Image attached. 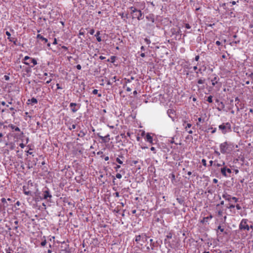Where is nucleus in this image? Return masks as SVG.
Masks as SVG:
<instances>
[{"label":"nucleus","instance_id":"72a5a7b5","mask_svg":"<svg viewBox=\"0 0 253 253\" xmlns=\"http://www.w3.org/2000/svg\"><path fill=\"white\" fill-rule=\"evenodd\" d=\"M144 42L148 45L151 43V41L147 38L144 39Z\"/></svg>","mask_w":253,"mask_h":253},{"label":"nucleus","instance_id":"6e6d98bb","mask_svg":"<svg viewBox=\"0 0 253 253\" xmlns=\"http://www.w3.org/2000/svg\"><path fill=\"white\" fill-rule=\"evenodd\" d=\"M104 137H105L106 138V139L107 140V141H109V140H110V135L109 134H107V135L104 136Z\"/></svg>","mask_w":253,"mask_h":253},{"label":"nucleus","instance_id":"cd10ccee","mask_svg":"<svg viewBox=\"0 0 253 253\" xmlns=\"http://www.w3.org/2000/svg\"><path fill=\"white\" fill-rule=\"evenodd\" d=\"M150 246H151V250H154V248L155 246V244L153 240L152 239L150 240Z\"/></svg>","mask_w":253,"mask_h":253},{"label":"nucleus","instance_id":"f03ea898","mask_svg":"<svg viewBox=\"0 0 253 253\" xmlns=\"http://www.w3.org/2000/svg\"><path fill=\"white\" fill-rule=\"evenodd\" d=\"M218 129L222 134H225L232 131L231 125L229 122L223 123L218 126Z\"/></svg>","mask_w":253,"mask_h":253},{"label":"nucleus","instance_id":"4be33fe9","mask_svg":"<svg viewBox=\"0 0 253 253\" xmlns=\"http://www.w3.org/2000/svg\"><path fill=\"white\" fill-rule=\"evenodd\" d=\"M218 105L220 106L217 107V108L218 111H221L222 109L224 108L225 106L224 104L223 103V102H220Z\"/></svg>","mask_w":253,"mask_h":253},{"label":"nucleus","instance_id":"79ce46f5","mask_svg":"<svg viewBox=\"0 0 253 253\" xmlns=\"http://www.w3.org/2000/svg\"><path fill=\"white\" fill-rule=\"evenodd\" d=\"M214 154L217 156H219L220 155V152H218V151L217 150H215L214 152Z\"/></svg>","mask_w":253,"mask_h":253},{"label":"nucleus","instance_id":"680f3d73","mask_svg":"<svg viewBox=\"0 0 253 253\" xmlns=\"http://www.w3.org/2000/svg\"><path fill=\"white\" fill-rule=\"evenodd\" d=\"M133 79V77H131L130 79H127L126 83H130Z\"/></svg>","mask_w":253,"mask_h":253},{"label":"nucleus","instance_id":"a19ab883","mask_svg":"<svg viewBox=\"0 0 253 253\" xmlns=\"http://www.w3.org/2000/svg\"><path fill=\"white\" fill-rule=\"evenodd\" d=\"M232 200H233L235 203H237L238 202V199L236 197H232Z\"/></svg>","mask_w":253,"mask_h":253},{"label":"nucleus","instance_id":"c85d7f7f","mask_svg":"<svg viewBox=\"0 0 253 253\" xmlns=\"http://www.w3.org/2000/svg\"><path fill=\"white\" fill-rule=\"evenodd\" d=\"M31 103L32 104H37L38 103V100L36 98L33 97L30 100Z\"/></svg>","mask_w":253,"mask_h":253},{"label":"nucleus","instance_id":"864d4df0","mask_svg":"<svg viewBox=\"0 0 253 253\" xmlns=\"http://www.w3.org/2000/svg\"><path fill=\"white\" fill-rule=\"evenodd\" d=\"M185 28L187 29H189L191 28V26L189 24H185Z\"/></svg>","mask_w":253,"mask_h":253},{"label":"nucleus","instance_id":"de8ad7c7","mask_svg":"<svg viewBox=\"0 0 253 253\" xmlns=\"http://www.w3.org/2000/svg\"><path fill=\"white\" fill-rule=\"evenodd\" d=\"M1 201L3 204L6 203V200L4 198H1Z\"/></svg>","mask_w":253,"mask_h":253},{"label":"nucleus","instance_id":"49530a36","mask_svg":"<svg viewBox=\"0 0 253 253\" xmlns=\"http://www.w3.org/2000/svg\"><path fill=\"white\" fill-rule=\"evenodd\" d=\"M235 207L238 210H240L241 209V207L240 206V205L239 204H237L236 206H235Z\"/></svg>","mask_w":253,"mask_h":253},{"label":"nucleus","instance_id":"1a4fd4ad","mask_svg":"<svg viewBox=\"0 0 253 253\" xmlns=\"http://www.w3.org/2000/svg\"><path fill=\"white\" fill-rule=\"evenodd\" d=\"M81 105L76 103H71L70 104V107L71 108L72 112L73 113L76 112L78 109H80Z\"/></svg>","mask_w":253,"mask_h":253},{"label":"nucleus","instance_id":"9d476101","mask_svg":"<svg viewBox=\"0 0 253 253\" xmlns=\"http://www.w3.org/2000/svg\"><path fill=\"white\" fill-rule=\"evenodd\" d=\"M168 115L169 118L171 119L172 121H175V112L173 109H169L167 111Z\"/></svg>","mask_w":253,"mask_h":253},{"label":"nucleus","instance_id":"c9c22d12","mask_svg":"<svg viewBox=\"0 0 253 253\" xmlns=\"http://www.w3.org/2000/svg\"><path fill=\"white\" fill-rule=\"evenodd\" d=\"M226 173L227 174H228L229 176H230V174L232 172V171H231V169H229V168H226Z\"/></svg>","mask_w":253,"mask_h":253},{"label":"nucleus","instance_id":"473e14b6","mask_svg":"<svg viewBox=\"0 0 253 253\" xmlns=\"http://www.w3.org/2000/svg\"><path fill=\"white\" fill-rule=\"evenodd\" d=\"M207 101L209 102V103H212V96L211 95H210L208 96Z\"/></svg>","mask_w":253,"mask_h":253},{"label":"nucleus","instance_id":"f257e3e1","mask_svg":"<svg viewBox=\"0 0 253 253\" xmlns=\"http://www.w3.org/2000/svg\"><path fill=\"white\" fill-rule=\"evenodd\" d=\"M234 147L233 143L225 141L219 145L220 153L222 154H231Z\"/></svg>","mask_w":253,"mask_h":253},{"label":"nucleus","instance_id":"603ef678","mask_svg":"<svg viewBox=\"0 0 253 253\" xmlns=\"http://www.w3.org/2000/svg\"><path fill=\"white\" fill-rule=\"evenodd\" d=\"M92 93L93 94H97L98 93V90L96 89H94L92 91Z\"/></svg>","mask_w":253,"mask_h":253},{"label":"nucleus","instance_id":"e2e57ef3","mask_svg":"<svg viewBox=\"0 0 253 253\" xmlns=\"http://www.w3.org/2000/svg\"><path fill=\"white\" fill-rule=\"evenodd\" d=\"M140 49H141V50L142 51H145V49H145V47H144V46H143V45H142V46H141V47H140Z\"/></svg>","mask_w":253,"mask_h":253},{"label":"nucleus","instance_id":"0eeeda50","mask_svg":"<svg viewBox=\"0 0 253 253\" xmlns=\"http://www.w3.org/2000/svg\"><path fill=\"white\" fill-rule=\"evenodd\" d=\"M42 192L43 199L47 200L48 198L50 199L52 197V195L48 188L45 187L43 190Z\"/></svg>","mask_w":253,"mask_h":253},{"label":"nucleus","instance_id":"6ab92c4d","mask_svg":"<svg viewBox=\"0 0 253 253\" xmlns=\"http://www.w3.org/2000/svg\"><path fill=\"white\" fill-rule=\"evenodd\" d=\"M100 35V31H97L96 33V34L95 35V36L96 37V40L98 42H100L102 40H101V37L99 36Z\"/></svg>","mask_w":253,"mask_h":253},{"label":"nucleus","instance_id":"423d86ee","mask_svg":"<svg viewBox=\"0 0 253 253\" xmlns=\"http://www.w3.org/2000/svg\"><path fill=\"white\" fill-rule=\"evenodd\" d=\"M148 237L145 234H142L141 235H136L135 237V241L138 243L139 241H142L145 243L147 241Z\"/></svg>","mask_w":253,"mask_h":253},{"label":"nucleus","instance_id":"09e8293b","mask_svg":"<svg viewBox=\"0 0 253 253\" xmlns=\"http://www.w3.org/2000/svg\"><path fill=\"white\" fill-rule=\"evenodd\" d=\"M121 168V166L120 165H117L115 167V169L116 170V171H118L119 170V169Z\"/></svg>","mask_w":253,"mask_h":253},{"label":"nucleus","instance_id":"a211bd4d","mask_svg":"<svg viewBox=\"0 0 253 253\" xmlns=\"http://www.w3.org/2000/svg\"><path fill=\"white\" fill-rule=\"evenodd\" d=\"M235 207V206L234 205L230 204L229 206L228 207H227V208L230 210V211L232 213L235 214L236 213L235 211V210H233V211L232 210V209H234Z\"/></svg>","mask_w":253,"mask_h":253},{"label":"nucleus","instance_id":"4c0bfd02","mask_svg":"<svg viewBox=\"0 0 253 253\" xmlns=\"http://www.w3.org/2000/svg\"><path fill=\"white\" fill-rule=\"evenodd\" d=\"M116 177L119 179H121L122 177V175L120 173H118L116 175Z\"/></svg>","mask_w":253,"mask_h":253},{"label":"nucleus","instance_id":"69168bd1","mask_svg":"<svg viewBox=\"0 0 253 253\" xmlns=\"http://www.w3.org/2000/svg\"><path fill=\"white\" fill-rule=\"evenodd\" d=\"M218 215L219 216H221L222 215V211H218Z\"/></svg>","mask_w":253,"mask_h":253},{"label":"nucleus","instance_id":"58836bf2","mask_svg":"<svg viewBox=\"0 0 253 253\" xmlns=\"http://www.w3.org/2000/svg\"><path fill=\"white\" fill-rule=\"evenodd\" d=\"M217 229L219 230L220 231V232H223L224 231V228H222L220 225H219L217 227Z\"/></svg>","mask_w":253,"mask_h":253},{"label":"nucleus","instance_id":"338daca9","mask_svg":"<svg viewBox=\"0 0 253 253\" xmlns=\"http://www.w3.org/2000/svg\"><path fill=\"white\" fill-rule=\"evenodd\" d=\"M116 78L117 77L116 76H114L113 77V78H112V80L114 82H116Z\"/></svg>","mask_w":253,"mask_h":253},{"label":"nucleus","instance_id":"ea45409f","mask_svg":"<svg viewBox=\"0 0 253 253\" xmlns=\"http://www.w3.org/2000/svg\"><path fill=\"white\" fill-rule=\"evenodd\" d=\"M239 42H240V40L233 41L231 43H230V44L232 45L234 44H237V43H239Z\"/></svg>","mask_w":253,"mask_h":253},{"label":"nucleus","instance_id":"774afa93","mask_svg":"<svg viewBox=\"0 0 253 253\" xmlns=\"http://www.w3.org/2000/svg\"><path fill=\"white\" fill-rule=\"evenodd\" d=\"M215 43H216V44L217 45H218V46H219V45H221V42H220L219 41H216V42H215Z\"/></svg>","mask_w":253,"mask_h":253},{"label":"nucleus","instance_id":"37998d69","mask_svg":"<svg viewBox=\"0 0 253 253\" xmlns=\"http://www.w3.org/2000/svg\"><path fill=\"white\" fill-rule=\"evenodd\" d=\"M76 127V125L75 124L72 125L71 127H69L70 130H72V129H75Z\"/></svg>","mask_w":253,"mask_h":253},{"label":"nucleus","instance_id":"aec40b11","mask_svg":"<svg viewBox=\"0 0 253 253\" xmlns=\"http://www.w3.org/2000/svg\"><path fill=\"white\" fill-rule=\"evenodd\" d=\"M5 34L7 36V39L9 40V41L12 42L13 41V40L15 39L14 38L11 37V34L8 31H6Z\"/></svg>","mask_w":253,"mask_h":253},{"label":"nucleus","instance_id":"f3484780","mask_svg":"<svg viewBox=\"0 0 253 253\" xmlns=\"http://www.w3.org/2000/svg\"><path fill=\"white\" fill-rule=\"evenodd\" d=\"M60 252L61 253H70V251L68 245H67L64 249L61 250Z\"/></svg>","mask_w":253,"mask_h":253},{"label":"nucleus","instance_id":"f704fd0d","mask_svg":"<svg viewBox=\"0 0 253 253\" xmlns=\"http://www.w3.org/2000/svg\"><path fill=\"white\" fill-rule=\"evenodd\" d=\"M201 162L203 166H204L205 167H207V161L205 159H203L201 161Z\"/></svg>","mask_w":253,"mask_h":253},{"label":"nucleus","instance_id":"13d9d810","mask_svg":"<svg viewBox=\"0 0 253 253\" xmlns=\"http://www.w3.org/2000/svg\"><path fill=\"white\" fill-rule=\"evenodd\" d=\"M24 194L26 195H29L31 194V193L30 191H24Z\"/></svg>","mask_w":253,"mask_h":253},{"label":"nucleus","instance_id":"a878e982","mask_svg":"<svg viewBox=\"0 0 253 253\" xmlns=\"http://www.w3.org/2000/svg\"><path fill=\"white\" fill-rule=\"evenodd\" d=\"M97 135L101 139V140L103 142L106 143V142H108L106 138L105 137H104V136H102L99 135V134H97Z\"/></svg>","mask_w":253,"mask_h":253},{"label":"nucleus","instance_id":"bf43d9fd","mask_svg":"<svg viewBox=\"0 0 253 253\" xmlns=\"http://www.w3.org/2000/svg\"><path fill=\"white\" fill-rule=\"evenodd\" d=\"M31 150H32L31 149H30L28 151H27L28 155H32V154L33 153L31 151Z\"/></svg>","mask_w":253,"mask_h":253},{"label":"nucleus","instance_id":"412c9836","mask_svg":"<svg viewBox=\"0 0 253 253\" xmlns=\"http://www.w3.org/2000/svg\"><path fill=\"white\" fill-rule=\"evenodd\" d=\"M37 38L42 40V41H43L45 42H47L48 41L46 38H44L40 34H38L37 35Z\"/></svg>","mask_w":253,"mask_h":253},{"label":"nucleus","instance_id":"ddd939ff","mask_svg":"<svg viewBox=\"0 0 253 253\" xmlns=\"http://www.w3.org/2000/svg\"><path fill=\"white\" fill-rule=\"evenodd\" d=\"M226 167H223L220 169L221 173L222 175H223L225 177H229V175L226 173Z\"/></svg>","mask_w":253,"mask_h":253},{"label":"nucleus","instance_id":"c756f323","mask_svg":"<svg viewBox=\"0 0 253 253\" xmlns=\"http://www.w3.org/2000/svg\"><path fill=\"white\" fill-rule=\"evenodd\" d=\"M146 18L149 19L152 22H154L155 19H154V18L153 17V15L147 16Z\"/></svg>","mask_w":253,"mask_h":253},{"label":"nucleus","instance_id":"c03bdc74","mask_svg":"<svg viewBox=\"0 0 253 253\" xmlns=\"http://www.w3.org/2000/svg\"><path fill=\"white\" fill-rule=\"evenodd\" d=\"M196 74H198V73H200V74H202V70L201 69V68H200L198 71L196 72Z\"/></svg>","mask_w":253,"mask_h":253},{"label":"nucleus","instance_id":"20e7f679","mask_svg":"<svg viewBox=\"0 0 253 253\" xmlns=\"http://www.w3.org/2000/svg\"><path fill=\"white\" fill-rule=\"evenodd\" d=\"M132 13H133V17L137 18L138 20L142 19V13L141 10H138L135 7L131 6L130 7Z\"/></svg>","mask_w":253,"mask_h":253},{"label":"nucleus","instance_id":"a18cd8bd","mask_svg":"<svg viewBox=\"0 0 253 253\" xmlns=\"http://www.w3.org/2000/svg\"><path fill=\"white\" fill-rule=\"evenodd\" d=\"M94 32H95L94 30L93 29H91V30L89 31V34H90V35H93V34H94Z\"/></svg>","mask_w":253,"mask_h":253},{"label":"nucleus","instance_id":"5fc2aeb1","mask_svg":"<svg viewBox=\"0 0 253 253\" xmlns=\"http://www.w3.org/2000/svg\"><path fill=\"white\" fill-rule=\"evenodd\" d=\"M76 68L78 70H81L82 69V66L81 65L78 64L76 66Z\"/></svg>","mask_w":253,"mask_h":253},{"label":"nucleus","instance_id":"f8f14e48","mask_svg":"<svg viewBox=\"0 0 253 253\" xmlns=\"http://www.w3.org/2000/svg\"><path fill=\"white\" fill-rule=\"evenodd\" d=\"M222 197L225 200L229 202H231L232 197L231 195L228 194L227 193H225L222 195Z\"/></svg>","mask_w":253,"mask_h":253},{"label":"nucleus","instance_id":"9b49d317","mask_svg":"<svg viewBox=\"0 0 253 253\" xmlns=\"http://www.w3.org/2000/svg\"><path fill=\"white\" fill-rule=\"evenodd\" d=\"M219 80V78L216 75H214V77L211 80V84L213 86H215L218 83Z\"/></svg>","mask_w":253,"mask_h":253},{"label":"nucleus","instance_id":"bb28decb","mask_svg":"<svg viewBox=\"0 0 253 253\" xmlns=\"http://www.w3.org/2000/svg\"><path fill=\"white\" fill-rule=\"evenodd\" d=\"M210 130H211V133H215V132H216V128H213V127H210V128H209L208 129V130H207V131L208 132H209V131H210Z\"/></svg>","mask_w":253,"mask_h":253},{"label":"nucleus","instance_id":"3c124183","mask_svg":"<svg viewBox=\"0 0 253 253\" xmlns=\"http://www.w3.org/2000/svg\"><path fill=\"white\" fill-rule=\"evenodd\" d=\"M200 59V56L199 55H196L194 58V60L196 61H198Z\"/></svg>","mask_w":253,"mask_h":253},{"label":"nucleus","instance_id":"4d7b16f0","mask_svg":"<svg viewBox=\"0 0 253 253\" xmlns=\"http://www.w3.org/2000/svg\"><path fill=\"white\" fill-rule=\"evenodd\" d=\"M150 149H151V151H153L154 153H156V149H155V148L154 147H151Z\"/></svg>","mask_w":253,"mask_h":253},{"label":"nucleus","instance_id":"7ed1b4c3","mask_svg":"<svg viewBox=\"0 0 253 253\" xmlns=\"http://www.w3.org/2000/svg\"><path fill=\"white\" fill-rule=\"evenodd\" d=\"M24 61L23 63L27 65H30L31 63H33V65L31 67H33L35 65L38 64L37 60L35 58H32L28 56H26L23 58Z\"/></svg>","mask_w":253,"mask_h":253},{"label":"nucleus","instance_id":"6e6552de","mask_svg":"<svg viewBox=\"0 0 253 253\" xmlns=\"http://www.w3.org/2000/svg\"><path fill=\"white\" fill-rule=\"evenodd\" d=\"M172 237V234L171 232H169L166 236V239L164 240V243L170 247V248H173V246L170 244V242L168 241V239H171Z\"/></svg>","mask_w":253,"mask_h":253},{"label":"nucleus","instance_id":"4468645a","mask_svg":"<svg viewBox=\"0 0 253 253\" xmlns=\"http://www.w3.org/2000/svg\"><path fill=\"white\" fill-rule=\"evenodd\" d=\"M145 140L146 141L153 144V138L149 133H147L145 137Z\"/></svg>","mask_w":253,"mask_h":253},{"label":"nucleus","instance_id":"393cba45","mask_svg":"<svg viewBox=\"0 0 253 253\" xmlns=\"http://www.w3.org/2000/svg\"><path fill=\"white\" fill-rule=\"evenodd\" d=\"M205 80L204 78H201L198 80L197 83L200 84H203L205 83Z\"/></svg>","mask_w":253,"mask_h":253},{"label":"nucleus","instance_id":"052dcab7","mask_svg":"<svg viewBox=\"0 0 253 253\" xmlns=\"http://www.w3.org/2000/svg\"><path fill=\"white\" fill-rule=\"evenodd\" d=\"M61 48L63 49H64L65 50H68V47L66 46H64V45H62L61 46Z\"/></svg>","mask_w":253,"mask_h":253},{"label":"nucleus","instance_id":"7c9ffc66","mask_svg":"<svg viewBox=\"0 0 253 253\" xmlns=\"http://www.w3.org/2000/svg\"><path fill=\"white\" fill-rule=\"evenodd\" d=\"M14 223L15 224V226H13V229H15V230H17L18 229V220H15L14 222Z\"/></svg>","mask_w":253,"mask_h":253},{"label":"nucleus","instance_id":"b1692460","mask_svg":"<svg viewBox=\"0 0 253 253\" xmlns=\"http://www.w3.org/2000/svg\"><path fill=\"white\" fill-rule=\"evenodd\" d=\"M212 218V216L211 215H210V216H207V217H205L203 218V220L202 222H208V220L211 219Z\"/></svg>","mask_w":253,"mask_h":253},{"label":"nucleus","instance_id":"5701e85b","mask_svg":"<svg viewBox=\"0 0 253 253\" xmlns=\"http://www.w3.org/2000/svg\"><path fill=\"white\" fill-rule=\"evenodd\" d=\"M120 158H124V157L122 155L119 156V157L116 158V161L118 164L122 165L123 164V162L120 159Z\"/></svg>","mask_w":253,"mask_h":253},{"label":"nucleus","instance_id":"0e129e2a","mask_svg":"<svg viewBox=\"0 0 253 253\" xmlns=\"http://www.w3.org/2000/svg\"><path fill=\"white\" fill-rule=\"evenodd\" d=\"M19 146L21 148H24L25 147V144H24L23 143H20L19 144Z\"/></svg>","mask_w":253,"mask_h":253},{"label":"nucleus","instance_id":"2eb2a0df","mask_svg":"<svg viewBox=\"0 0 253 253\" xmlns=\"http://www.w3.org/2000/svg\"><path fill=\"white\" fill-rule=\"evenodd\" d=\"M183 126L185 128V131H188V129L192 126V125L190 123H187L186 121L183 122Z\"/></svg>","mask_w":253,"mask_h":253},{"label":"nucleus","instance_id":"2f4dec72","mask_svg":"<svg viewBox=\"0 0 253 253\" xmlns=\"http://www.w3.org/2000/svg\"><path fill=\"white\" fill-rule=\"evenodd\" d=\"M216 167H220L223 166H224L225 162L224 161H222L220 163H217L216 164H214Z\"/></svg>","mask_w":253,"mask_h":253},{"label":"nucleus","instance_id":"e433bc0d","mask_svg":"<svg viewBox=\"0 0 253 253\" xmlns=\"http://www.w3.org/2000/svg\"><path fill=\"white\" fill-rule=\"evenodd\" d=\"M46 244V240L44 239V240H43V241L41 242V246H42L44 247V246H45Z\"/></svg>","mask_w":253,"mask_h":253},{"label":"nucleus","instance_id":"39448f33","mask_svg":"<svg viewBox=\"0 0 253 253\" xmlns=\"http://www.w3.org/2000/svg\"><path fill=\"white\" fill-rule=\"evenodd\" d=\"M248 220L247 219H243L239 224V229L240 230H250V226L248 224Z\"/></svg>","mask_w":253,"mask_h":253},{"label":"nucleus","instance_id":"dca6fc26","mask_svg":"<svg viewBox=\"0 0 253 253\" xmlns=\"http://www.w3.org/2000/svg\"><path fill=\"white\" fill-rule=\"evenodd\" d=\"M8 127L11 128L12 129L16 131H20V129L18 126H14L13 124H10L8 125Z\"/></svg>","mask_w":253,"mask_h":253},{"label":"nucleus","instance_id":"8fccbe9b","mask_svg":"<svg viewBox=\"0 0 253 253\" xmlns=\"http://www.w3.org/2000/svg\"><path fill=\"white\" fill-rule=\"evenodd\" d=\"M113 195L115 196L116 197H120L119 193L118 192L114 193Z\"/></svg>","mask_w":253,"mask_h":253}]
</instances>
